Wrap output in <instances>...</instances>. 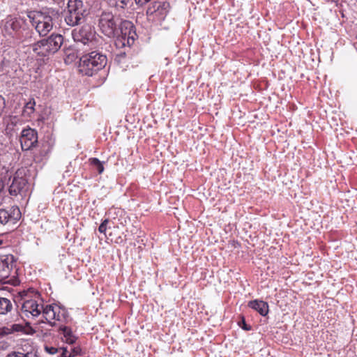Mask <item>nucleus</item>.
I'll return each instance as SVG.
<instances>
[{"label": "nucleus", "mask_w": 357, "mask_h": 357, "mask_svg": "<svg viewBox=\"0 0 357 357\" xmlns=\"http://www.w3.org/2000/svg\"><path fill=\"white\" fill-rule=\"evenodd\" d=\"M248 307L258 312L261 316H266L268 312V305L260 300H254L248 303Z\"/></svg>", "instance_id": "nucleus-16"}, {"label": "nucleus", "mask_w": 357, "mask_h": 357, "mask_svg": "<svg viewBox=\"0 0 357 357\" xmlns=\"http://www.w3.org/2000/svg\"><path fill=\"white\" fill-rule=\"evenodd\" d=\"M278 341H280L282 343H288L289 342V336H278Z\"/></svg>", "instance_id": "nucleus-32"}, {"label": "nucleus", "mask_w": 357, "mask_h": 357, "mask_svg": "<svg viewBox=\"0 0 357 357\" xmlns=\"http://www.w3.org/2000/svg\"><path fill=\"white\" fill-rule=\"evenodd\" d=\"M99 28L109 38L114 37L118 31L117 20L110 12H103L100 16Z\"/></svg>", "instance_id": "nucleus-5"}, {"label": "nucleus", "mask_w": 357, "mask_h": 357, "mask_svg": "<svg viewBox=\"0 0 357 357\" xmlns=\"http://www.w3.org/2000/svg\"><path fill=\"white\" fill-rule=\"evenodd\" d=\"M108 223L107 220H105L99 226L98 231L100 233L105 234V231L107 230V225Z\"/></svg>", "instance_id": "nucleus-29"}, {"label": "nucleus", "mask_w": 357, "mask_h": 357, "mask_svg": "<svg viewBox=\"0 0 357 357\" xmlns=\"http://www.w3.org/2000/svg\"><path fill=\"white\" fill-rule=\"evenodd\" d=\"M14 257L7 255L0 257V278H6L10 275L14 266Z\"/></svg>", "instance_id": "nucleus-13"}, {"label": "nucleus", "mask_w": 357, "mask_h": 357, "mask_svg": "<svg viewBox=\"0 0 357 357\" xmlns=\"http://www.w3.org/2000/svg\"><path fill=\"white\" fill-rule=\"evenodd\" d=\"M63 38L60 34H52L48 38L43 39L49 54L57 52L63 44Z\"/></svg>", "instance_id": "nucleus-14"}, {"label": "nucleus", "mask_w": 357, "mask_h": 357, "mask_svg": "<svg viewBox=\"0 0 357 357\" xmlns=\"http://www.w3.org/2000/svg\"><path fill=\"white\" fill-rule=\"evenodd\" d=\"M33 33L31 30L28 29H23L18 33L17 38L21 43H24L27 45L33 41Z\"/></svg>", "instance_id": "nucleus-18"}, {"label": "nucleus", "mask_w": 357, "mask_h": 357, "mask_svg": "<svg viewBox=\"0 0 357 357\" xmlns=\"http://www.w3.org/2000/svg\"><path fill=\"white\" fill-rule=\"evenodd\" d=\"M30 355L29 352H26V354H24L22 352L16 351L13 352V354H10L8 356V357H29Z\"/></svg>", "instance_id": "nucleus-28"}, {"label": "nucleus", "mask_w": 357, "mask_h": 357, "mask_svg": "<svg viewBox=\"0 0 357 357\" xmlns=\"http://www.w3.org/2000/svg\"><path fill=\"white\" fill-rule=\"evenodd\" d=\"M12 302L6 298L0 297V314H6L13 310Z\"/></svg>", "instance_id": "nucleus-19"}, {"label": "nucleus", "mask_w": 357, "mask_h": 357, "mask_svg": "<svg viewBox=\"0 0 357 357\" xmlns=\"http://www.w3.org/2000/svg\"><path fill=\"white\" fill-rule=\"evenodd\" d=\"M169 3L166 1H155L146 11L147 15H155L159 20H164L169 13Z\"/></svg>", "instance_id": "nucleus-10"}, {"label": "nucleus", "mask_w": 357, "mask_h": 357, "mask_svg": "<svg viewBox=\"0 0 357 357\" xmlns=\"http://www.w3.org/2000/svg\"><path fill=\"white\" fill-rule=\"evenodd\" d=\"M77 336H63L61 337V341L66 343V347L63 346L59 348L54 347L45 346V349L49 354H56L58 350H61V353L59 357H75L81 354V348L79 346L73 345L77 341Z\"/></svg>", "instance_id": "nucleus-3"}, {"label": "nucleus", "mask_w": 357, "mask_h": 357, "mask_svg": "<svg viewBox=\"0 0 357 357\" xmlns=\"http://www.w3.org/2000/svg\"><path fill=\"white\" fill-rule=\"evenodd\" d=\"M68 10L76 12L84 17L87 15L86 8L81 0H68Z\"/></svg>", "instance_id": "nucleus-15"}, {"label": "nucleus", "mask_w": 357, "mask_h": 357, "mask_svg": "<svg viewBox=\"0 0 357 357\" xmlns=\"http://www.w3.org/2000/svg\"><path fill=\"white\" fill-rule=\"evenodd\" d=\"M43 316L45 320L50 324L54 325V322L52 321H60L61 319V308L56 305H47L45 307L43 306L42 312Z\"/></svg>", "instance_id": "nucleus-11"}, {"label": "nucleus", "mask_w": 357, "mask_h": 357, "mask_svg": "<svg viewBox=\"0 0 357 357\" xmlns=\"http://www.w3.org/2000/svg\"><path fill=\"white\" fill-rule=\"evenodd\" d=\"M84 18V16L79 15L77 13L68 10V13L65 16V22L68 25L74 26L81 23Z\"/></svg>", "instance_id": "nucleus-17"}, {"label": "nucleus", "mask_w": 357, "mask_h": 357, "mask_svg": "<svg viewBox=\"0 0 357 357\" xmlns=\"http://www.w3.org/2000/svg\"><path fill=\"white\" fill-rule=\"evenodd\" d=\"M5 107H6V101H5V99L3 97H2L1 96H0V116H1V114H3V110L5 109Z\"/></svg>", "instance_id": "nucleus-31"}, {"label": "nucleus", "mask_w": 357, "mask_h": 357, "mask_svg": "<svg viewBox=\"0 0 357 357\" xmlns=\"http://www.w3.org/2000/svg\"><path fill=\"white\" fill-rule=\"evenodd\" d=\"M122 35H123V38L125 40L126 39V36L127 35V33L126 32V33H123L122 32Z\"/></svg>", "instance_id": "nucleus-34"}, {"label": "nucleus", "mask_w": 357, "mask_h": 357, "mask_svg": "<svg viewBox=\"0 0 357 357\" xmlns=\"http://www.w3.org/2000/svg\"><path fill=\"white\" fill-rule=\"evenodd\" d=\"M20 218V211L18 208H13L11 211L0 209V224H15Z\"/></svg>", "instance_id": "nucleus-12"}, {"label": "nucleus", "mask_w": 357, "mask_h": 357, "mask_svg": "<svg viewBox=\"0 0 357 357\" xmlns=\"http://www.w3.org/2000/svg\"><path fill=\"white\" fill-rule=\"evenodd\" d=\"M130 2L131 0H119L116 2V6L120 8H125Z\"/></svg>", "instance_id": "nucleus-27"}, {"label": "nucleus", "mask_w": 357, "mask_h": 357, "mask_svg": "<svg viewBox=\"0 0 357 357\" xmlns=\"http://www.w3.org/2000/svg\"><path fill=\"white\" fill-rule=\"evenodd\" d=\"M20 140L22 150H30L38 143L37 132L30 128H25L22 131Z\"/></svg>", "instance_id": "nucleus-7"}, {"label": "nucleus", "mask_w": 357, "mask_h": 357, "mask_svg": "<svg viewBox=\"0 0 357 357\" xmlns=\"http://www.w3.org/2000/svg\"><path fill=\"white\" fill-rule=\"evenodd\" d=\"M59 332L66 335H72L73 333L71 329L66 326H59Z\"/></svg>", "instance_id": "nucleus-26"}, {"label": "nucleus", "mask_w": 357, "mask_h": 357, "mask_svg": "<svg viewBox=\"0 0 357 357\" xmlns=\"http://www.w3.org/2000/svg\"><path fill=\"white\" fill-rule=\"evenodd\" d=\"M135 3L139 6H143L148 3L147 0H135Z\"/></svg>", "instance_id": "nucleus-33"}, {"label": "nucleus", "mask_w": 357, "mask_h": 357, "mask_svg": "<svg viewBox=\"0 0 357 357\" xmlns=\"http://www.w3.org/2000/svg\"><path fill=\"white\" fill-rule=\"evenodd\" d=\"M43 305L38 304L34 299H27L22 302L21 311L24 316L30 317H36L40 314Z\"/></svg>", "instance_id": "nucleus-8"}, {"label": "nucleus", "mask_w": 357, "mask_h": 357, "mask_svg": "<svg viewBox=\"0 0 357 357\" xmlns=\"http://www.w3.org/2000/svg\"><path fill=\"white\" fill-rule=\"evenodd\" d=\"M33 51L39 56H45L49 54L43 39L33 45Z\"/></svg>", "instance_id": "nucleus-20"}, {"label": "nucleus", "mask_w": 357, "mask_h": 357, "mask_svg": "<svg viewBox=\"0 0 357 357\" xmlns=\"http://www.w3.org/2000/svg\"><path fill=\"white\" fill-rule=\"evenodd\" d=\"M1 244H2V241H1V240H0V245H1Z\"/></svg>", "instance_id": "nucleus-35"}, {"label": "nucleus", "mask_w": 357, "mask_h": 357, "mask_svg": "<svg viewBox=\"0 0 357 357\" xmlns=\"http://www.w3.org/2000/svg\"><path fill=\"white\" fill-rule=\"evenodd\" d=\"M36 105V102L34 100H31L29 102H28L23 110L24 114H27L28 116H30L31 114L34 112V106Z\"/></svg>", "instance_id": "nucleus-24"}, {"label": "nucleus", "mask_w": 357, "mask_h": 357, "mask_svg": "<svg viewBox=\"0 0 357 357\" xmlns=\"http://www.w3.org/2000/svg\"><path fill=\"white\" fill-rule=\"evenodd\" d=\"M238 325L240 327H241L242 328H243L245 331L250 330V326L247 325L244 317L241 318V320L238 322Z\"/></svg>", "instance_id": "nucleus-30"}, {"label": "nucleus", "mask_w": 357, "mask_h": 357, "mask_svg": "<svg viewBox=\"0 0 357 357\" xmlns=\"http://www.w3.org/2000/svg\"><path fill=\"white\" fill-rule=\"evenodd\" d=\"M27 183L24 169H18L13 176L12 183L9 188L11 195H17L23 192Z\"/></svg>", "instance_id": "nucleus-6"}, {"label": "nucleus", "mask_w": 357, "mask_h": 357, "mask_svg": "<svg viewBox=\"0 0 357 357\" xmlns=\"http://www.w3.org/2000/svg\"><path fill=\"white\" fill-rule=\"evenodd\" d=\"M107 63L106 56L98 52H91L83 55L79 60V71L87 76L93 74L103 68Z\"/></svg>", "instance_id": "nucleus-1"}, {"label": "nucleus", "mask_w": 357, "mask_h": 357, "mask_svg": "<svg viewBox=\"0 0 357 357\" xmlns=\"http://www.w3.org/2000/svg\"><path fill=\"white\" fill-rule=\"evenodd\" d=\"M122 26L126 29H129L128 36L127 38V44L130 46L135 41V36L136 35L135 31H132L133 26L130 22L125 21L122 23Z\"/></svg>", "instance_id": "nucleus-21"}, {"label": "nucleus", "mask_w": 357, "mask_h": 357, "mask_svg": "<svg viewBox=\"0 0 357 357\" xmlns=\"http://www.w3.org/2000/svg\"><path fill=\"white\" fill-rule=\"evenodd\" d=\"M54 13V10L47 9L42 11L34 10L29 13L28 17L40 36H45L52 29Z\"/></svg>", "instance_id": "nucleus-2"}, {"label": "nucleus", "mask_w": 357, "mask_h": 357, "mask_svg": "<svg viewBox=\"0 0 357 357\" xmlns=\"http://www.w3.org/2000/svg\"><path fill=\"white\" fill-rule=\"evenodd\" d=\"M151 0H147L148 2H149Z\"/></svg>", "instance_id": "nucleus-36"}, {"label": "nucleus", "mask_w": 357, "mask_h": 357, "mask_svg": "<svg viewBox=\"0 0 357 357\" xmlns=\"http://www.w3.org/2000/svg\"><path fill=\"white\" fill-rule=\"evenodd\" d=\"M151 0H147L148 2H149Z\"/></svg>", "instance_id": "nucleus-37"}, {"label": "nucleus", "mask_w": 357, "mask_h": 357, "mask_svg": "<svg viewBox=\"0 0 357 357\" xmlns=\"http://www.w3.org/2000/svg\"><path fill=\"white\" fill-rule=\"evenodd\" d=\"M91 164L96 169L99 174H102L104 171L102 163L96 158L90 159Z\"/></svg>", "instance_id": "nucleus-23"}, {"label": "nucleus", "mask_w": 357, "mask_h": 357, "mask_svg": "<svg viewBox=\"0 0 357 357\" xmlns=\"http://www.w3.org/2000/svg\"><path fill=\"white\" fill-rule=\"evenodd\" d=\"M34 291L33 290H31V289H28V290H23V291H20L18 294H19V296L20 297L21 300L24 301L25 300H27V299H32L30 296V294H33Z\"/></svg>", "instance_id": "nucleus-25"}, {"label": "nucleus", "mask_w": 357, "mask_h": 357, "mask_svg": "<svg viewBox=\"0 0 357 357\" xmlns=\"http://www.w3.org/2000/svg\"><path fill=\"white\" fill-rule=\"evenodd\" d=\"M13 333H22L30 335L36 333L29 324L22 325L20 324H13L0 328V335H10Z\"/></svg>", "instance_id": "nucleus-9"}, {"label": "nucleus", "mask_w": 357, "mask_h": 357, "mask_svg": "<svg viewBox=\"0 0 357 357\" xmlns=\"http://www.w3.org/2000/svg\"><path fill=\"white\" fill-rule=\"evenodd\" d=\"M24 24V21L22 18H15L10 23V27L15 31H20Z\"/></svg>", "instance_id": "nucleus-22"}, {"label": "nucleus", "mask_w": 357, "mask_h": 357, "mask_svg": "<svg viewBox=\"0 0 357 357\" xmlns=\"http://www.w3.org/2000/svg\"><path fill=\"white\" fill-rule=\"evenodd\" d=\"M72 36L77 43H80L84 45H87L91 47L96 45V32L89 24H84L81 27L75 29L72 32Z\"/></svg>", "instance_id": "nucleus-4"}]
</instances>
